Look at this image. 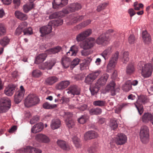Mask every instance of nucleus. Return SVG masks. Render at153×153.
<instances>
[{"mask_svg": "<svg viewBox=\"0 0 153 153\" xmlns=\"http://www.w3.org/2000/svg\"><path fill=\"white\" fill-rule=\"evenodd\" d=\"M140 70H142V75L145 78L150 76L152 74L153 66L150 63L145 64L143 62H140L138 64Z\"/></svg>", "mask_w": 153, "mask_h": 153, "instance_id": "1", "label": "nucleus"}, {"mask_svg": "<svg viewBox=\"0 0 153 153\" xmlns=\"http://www.w3.org/2000/svg\"><path fill=\"white\" fill-rule=\"evenodd\" d=\"M140 137L141 141L143 143H146L149 142V129L146 126H143L141 128Z\"/></svg>", "mask_w": 153, "mask_h": 153, "instance_id": "2", "label": "nucleus"}, {"mask_svg": "<svg viewBox=\"0 0 153 153\" xmlns=\"http://www.w3.org/2000/svg\"><path fill=\"white\" fill-rule=\"evenodd\" d=\"M60 114L61 116H63L65 119V121L66 125L69 128H71L74 126L75 125L74 121L69 119V118L71 117L72 116L71 113L62 111L60 112Z\"/></svg>", "mask_w": 153, "mask_h": 153, "instance_id": "3", "label": "nucleus"}, {"mask_svg": "<svg viewBox=\"0 0 153 153\" xmlns=\"http://www.w3.org/2000/svg\"><path fill=\"white\" fill-rule=\"evenodd\" d=\"M119 56V53L116 52L110 59L108 63L107 66V69L108 72L113 70L117 63Z\"/></svg>", "mask_w": 153, "mask_h": 153, "instance_id": "4", "label": "nucleus"}, {"mask_svg": "<svg viewBox=\"0 0 153 153\" xmlns=\"http://www.w3.org/2000/svg\"><path fill=\"white\" fill-rule=\"evenodd\" d=\"M39 99L35 94H31L29 95L25 100V105L30 104V105H35L38 104Z\"/></svg>", "mask_w": 153, "mask_h": 153, "instance_id": "5", "label": "nucleus"}, {"mask_svg": "<svg viewBox=\"0 0 153 153\" xmlns=\"http://www.w3.org/2000/svg\"><path fill=\"white\" fill-rule=\"evenodd\" d=\"M82 7L81 5L79 3H74L71 4L70 6L66 9H64L62 11L64 14H67L70 12H74L78 11Z\"/></svg>", "mask_w": 153, "mask_h": 153, "instance_id": "6", "label": "nucleus"}, {"mask_svg": "<svg viewBox=\"0 0 153 153\" xmlns=\"http://www.w3.org/2000/svg\"><path fill=\"white\" fill-rule=\"evenodd\" d=\"M115 84L114 82L112 81L107 85L105 88L106 91L107 92H110L111 95L112 96L116 95L117 93L120 90L118 88L115 89Z\"/></svg>", "mask_w": 153, "mask_h": 153, "instance_id": "7", "label": "nucleus"}, {"mask_svg": "<svg viewBox=\"0 0 153 153\" xmlns=\"http://www.w3.org/2000/svg\"><path fill=\"white\" fill-rule=\"evenodd\" d=\"M95 41V39L93 38L87 39L80 44V47L84 49L90 48L93 46Z\"/></svg>", "mask_w": 153, "mask_h": 153, "instance_id": "8", "label": "nucleus"}, {"mask_svg": "<svg viewBox=\"0 0 153 153\" xmlns=\"http://www.w3.org/2000/svg\"><path fill=\"white\" fill-rule=\"evenodd\" d=\"M127 140L126 136L124 134L118 133L114 138V141L118 145H122L125 143Z\"/></svg>", "mask_w": 153, "mask_h": 153, "instance_id": "9", "label": "nucleus"}, {"mask_svg": "<svg viewBox=\"0 0 153 153\" xmlns=\"http://www.w3.org/2000/svg\"><path fill=\"white\" fill-rule=\"evenodd\" d=\"M20 90L16 92L14 96V102L16 104H19L22 100L25 93L23 87L21 86Z\"/></svg>", "mask_w": 153, "mask_h": 153, "instance_id": "10", "label": "nucleus"}, {"mask_svg": "<svg viewBox=\"0 0 153 153\" xmlns=\"http://www.w3.org/2000/svg\"><path fill=\"white\" fill-rule=\"evenodd\" d=\"M109 41V36L107 34H102L97 39L96 42L98 45L104 46L108 43Z\"/></svg>", "mask_w": 153, "mask_h": 153, "instance_id": "11", "label": "nucleus"}, {"mask_svg": "<svg viewBox=\"0 0 153 153\" xmlns=\"http://www.w3.org/2000/svg\"><path fill=\"white\" fill-rule=\"evenodd\" d=\"M66 91L69 95L71 94L72 97H74L75 95H79L80 94V89L76 85L70 86Z\"/></svg>", "mask_w": 153, "mask_h": 153, "instance_id": "12", "label": "nucleus"}, {"mask_svg": "<svg viewBox=\"0 0 153 153\" xmlns=\"http://www.w3.org/2000/svg\"><path fill=\"white\" fill-rule=\"evenodd\" d=\"M100 72L97 71L88 75L85 78V82L88 84H91L99 75Z\"/></svg>", "mask_w": 153, "mask_h": 153, "instance_id": "13", "label": "nucleus"}, {"mask_svg": "<svg viewBox=\"0 0 153 153\" xmlns=\"http://www.w3.org/2000/svg\"><path fill=\"white\" fill-rule=\"evenodd\" d=\"M35 139L39 142L45 143H48L50 141L49 138L46 135L42 134H39L36 135Z\"/></svg>", "mask_w": 153, "mask_h": 153, "instance_id": "14", "label": "nucleus"}, {"mask_svg": "<svg viewBox=\"0 0 153 153\" xmlns=\"http://www.w3.org/2000/svg\"><path fill=\"white\" fill-rule=\"evenodd\" d=\"M56 62V60L55 59H51V60L47 61L44 63L43 66L40 68L44 70L45 69L48 70H50L52 69V67L55 65Z\"/></svg>", "mask_w": 153, "mask_h": 153, "instance_id": "15", "label": "nucleus"}, {"mask_svg": "<svg viewBox=\"0 0 153 153\" xmlns=\"http://www.w3.org/2000/svg\"><path fill=\"white\" fill-rule=\"evenodd\" d=\"M56 143L58 146L63 150L68 151L70 149L69 145L64 140H58Z\"/></svg>", "mask_w": 153, "mask_h": 153, "instance_id": "16", "label": "nucleus"}, {"mask_svg": "<svg viewBox=\"0 0 153 153\" xmlns=\"http://www.w3.org/2000/svg\"><path fill=\"white\" fill-rule=\"evenodd\" d=\"M68 2V0H54L52 3L53 6L55 9L62 7L66 5Z\"/></svg>", "mask_w": 153, "mask_h": 153, "instance_id": "17", "label": "nucleus"}, {"mask_svg": "<svg viewBox=\"0 0 153 153\" xmlns=\"http://www.w3.org/2000/svg\"><path fill=\"white\" fill-rule=\"evenodd\" d=\"M27 23L26 22H24L21 23L16 30L15 34L17 35H20L27 28Z\"/></svg>", "mask_w": 153, "mask_h": 153, "instance_id": "18", "label": "nucleus"}, {"mask_svg": "<svg viewBox=\"0 0 153 153\" xmlns=\"http://www.w3.org/2000/svg\"><path fill=\"white\" fill-rule=\"evenodd\" d=\"M142 120L144 123H147L150 121L153 125V113H144L142 118Z\"/></svg>", "mask_w": 153, "mask_h": 153, "instance_id": "19", "label": "nucleus"}, {"mask_svg": "<svg viewBox=\"0 0 153 153\" xmlns=\"http://www.w3.org/2000/svg\"><path fill=\"white\" fill-rule=\"evenodd\" d=\"M52 30V27L51 24H49V22L48 25L44 26L40 28V31L43 36L50 33Z\"/></svg>", "mask_w": 153, "mask_h": 153, "instance_id": "20", "label": "nucleus"}, {"mask_svg": "<svg viewBox=\"0 0 153 153\" xmlns=\"http://www.w3.org/2000/svg\"><path fill=\"white\" fill-rule=\"evenodd\" d=\"M108 78V75L107 74H103L97 80L96 84L100 87L104 85Z\"/></svg>", "mask_w": 153, "mask_h": 153, "instance_id": "21", "label": "nucleus"}, {"mask_svg": "<svg viewBox=\"0 0 153 153\" xmlns=\"http://www.w3.org/2000/svg\"><path fill=\"white\" fill-rule=\"evenodd\" d=\"M15 88L16 86L13 85H9L5 88L4 90V93L7 96H11L13 94Z\"/></svg>", "mask_w": 153, "mask_h": 153, "instance_id": "22", "label": "nucleus"}, {"mask_svg": "<svg viewBox=\"0 0 153 153\" xmlns=\"http://www.w3.org/2000/svg\"><path fill=\"white\" fill-rule=\"evenodd\" d=\"M142 38L143 42L146 44H149L151 41L150 35L146 30H144L142 33Z\"/></svg>", "mask_w": 153, "mask_h": 153, "instance_id": "23", "label": "nucleus"}, {"mask_svg": "<svg viewBox=\"0 0 153 153\" xmlns=\"http://www.w3.org/2000/svg\"><path fill=\"white\" fill-rule=\"evenodd\" d=\"M61 126V122L59 119L55 118L52 120L51 123V128L53 130L59 128Z\"/></svg>", "mask_w": 153, "mask_h": 153, "instance_id": "24", "label": "nucleus"}, {"mask_svg": "<svg viewBox=\"0 0 153 153\" xmlns=\"http://www.w3.org/2000/svg\"><path fill=\"white\" fill-rule=\"evenodd\" d=\"M44 126L42 123H40L34 125L31 128V132L36 133L41 131L43 129Z\"/></svg>", "mask_w": 153, "mask_h": 153, "instance_id": "25", "label": "nucleus"}, {"mask_svg": "<svg viewBox=\"0 0 153 153\" xmlns=\"http://www.w3.org/2000/svg\"><path fill=\"white\" fill-rule=\"evenodd\" d=\"M70 84L69 81H62L56 85V88L57 89L63 90L66 88Z\"/></svg>", "mask_w": 153, "mask_h": 153, "instance_id": "26", "label": "nucleus"}, {"mask_svg": "<svg viewBox=\"0 0 153 153\" xmlns=\"http://www.w3.org/2000/svg\"><path fill=\"white\" fill-rule=\"evenodd\" d=\"M47 56L46 53H42L39 54L36 57L35 63L38 64L42 62L45 59Z\"/></svg>", "mask_w": 153, "mask_h": 153, "instance_id": "27", "label": "nucleus"}, {"mask_svg": "<svg viewBox=\"0 0 153 153\" xmlns=\"http://www.w3.org/2000/svg\"><path fill=\"white\" fill-rule=\"evenodd\" d=\"M98 136L97 134L94 131H90L86 132L84 137L85 140L91 139L97 137Z\"/></svg>", "mask_w": 153, "mask_h": 153, "instance_id": "28", "label": "nucleus"}, {"mask_svg": "<svg viewBox=\"0 0 153 153\" xmlns=\"http://www.w3.org/2000/svg\"><path fill=\"white\" fill-rule=\"evenodd\" d=\"M58 78L55 76H50L45 80L46 84L48 85H52L58 81Z\"/></svg>", "mask_w": 153, "mask_h": 153, "instance_id": "29", "label": "nucleus"}, {"mask_svg": "<svg viewBox=\"0 0 153 153\" xmlns=\"http://www.w3.org/2000/svg\"><path fill=\"white\" fill-rule=\"evenodd\" d=\"M70 59L67 57H63L62 59L61 64L64 68H67L71 65Z\"/></svg>", "mask_w": 153, "mask_h": 153, "instance_id": "30", "label": "nucleus"}, {"mask_svg": "<svg viewBox=\"0 0 153 153\" xmlns=\"http://www.w3.org/2000/svg\"><path fill=\"white\" fill-rule=\"evenodd\" d=\"M15 14L16 17L21 20H26L27 19V15L19 11H15Z\"/></svg>", "mask_w": 153, "mask_h": 153, "instance_id": "31", "label": "nucleus"}, {"mask_svg": "<svg viewBox=\"0 0 153 153\" xmlns=\"http://www.w3.org/2000/svg\"><path fill=\"white\" fill-rule=\"evenodd\" d=\"M61 49V47L58 46L48 50L46 52L48 54H55L59 52Z\"/></svg>", "mask_w": 153, "mask_h": 153, "instance_id": "32", "label": "nucleus"}, {"mask_svg": "<svg viewBox=\"0 0 153 153\" xmlns=\"http://www.w3.org/2000/svg\"><path fill=\"white\" fill-rule=\"evenodd\" d=\"M11 105L10 100L7 97H3L0 99V105Z\"/></svg>", "mask_w": 153, "mask_h": 153, "instance_id": "33", "label": "nucleus"}, {"mask_svg": "<svg viewBox=\"0 0 153 153\" xmlns=\"http://www.w3.org/2000/svg\"><path fill=\"white\" fill-rule=\"evenodd\" d=\"M63 23V20L62 19H60L51 21L49 22V24L51 25L52 27L53 26L54 27L61 25H62Z\"/></svg>", "mask_w": 153, "mask_h": 153, "instance_id": "34", "label": "nucleus"}, {"mask_svg": "<svg viewBox=\"0 0 153 153\" xmlns=\"http://www.w3.org/2000/svg\"><path fill=\"white\" fill-rule=\"evenodd\" d=\"M131 88V82L130 80L127 81L122 87L123 90L126 92L129 91Z\"/></svg>", "mask_w": 153, "mask_h": 153, "instance_id": "35", "label": "nucleus"}, {"mask_svg": "<svg viewBox=\"0 0 153 153\" xmlns=\"http://www.w3.org/2000/svg\"><path fill=\"white\" fill-rule=\"evenodd\" d=\"M78 51L77 48H75L74 46L71 47L69 51L67 53V55L68 56H75Z\"/></svg>", "mask_w": 153, "mask_h": 153, "instance_id": "36", "label": "nucleus"}, {"mask_svg": "<svg viewBox=\"0 0 153 153\" xmlns=\"http://www.w3.org/2000/svg\"><path fill=\"white\" fill-rule=\"evenodd\" d=\"M34 7V4L32 3L25 4L23 6V11L25 13H27Z\"/></svg>", "mask_w": 153, "mask_h": 153, "instance_id": "37", "label": "nucleus"}, {"mask_svg": "<svg viewBox=\"0 0 153 153\" xmlns=\"http://www.w3.org/2000/svg\"><path fill=\"white\" fill-rule=\"evenodd\" d=\"M135 71V68L132 64H129L126 68V73L130 74H132Z\"/></svg>", "mask_w": 153, "mask_h": 153, "instance_id": "38", "label": "nucleus"}, {"mask_svg": "<svg viewBox=\"0 0 153 153\" xmlns=\"http://www.w3.org/2000/svg\"><path fill=\"white\" fill-rule=\"evenodd\" d=\"M100 87L98 85H96L95 83L94 86L91 87L90 88V90L92 95H94L97 94L99 91Z\"/></svg>", "mask_w": 153, "mask_h": 153, "instance_id": "39", "label": "nucleus"}, {"mask_svg": "<svg viewBox=\"0 0 153 153\" xmlns=\"http://www.w3.org/2000/svg\"><path fill=\"white\" fill-rule=\"evenodd\" d=\"M10 41V39L7 37L5 36L0 40V44L2 46L4 47L9 43Z\"/></svg>", "mask_w": 153, "mask_h": 153, "instance_id": "40", "label": "nucleus"}, {"mask_svg": "<svg viewBox=\"0 0 153 153\" xmlns=\"http://www.w3.org/2000/svg\"><path fill=\"white\" fill-rule=\"evenodd\" d=\"M23 152L25 153H33V151H34V147L28 146L25 148L22 149Z\"/></svg>", "mask_w": 153, "mask_h": 153, "instance_id": "41", "label": "nucleus"}, {"mask_svg": "<svg viewBox=\"0 0 153 153\" xmlns=\"http://www.w3.org/2000/svg\"><path fill=\"white\" fill-rule=\"evenodd\" d=\"M109 125L111 129L113 130H115L118 126V124L116 120L115 119L110 120Z\"/></svg>", "mask_w": 153, "mask_h": 153, "instance_id": "42", "label": "nucleus"}, {"mask_svg": "<svg viewBox=\"0 0 153 153\" xmlns=\"http://www.w3.org/2000/svg\"><path fill=\"white\" fill-rule=\"evenodd\" d=\"M101 112V109L98 108L91 109L89 111V113L91 115L100 114Z\"/></svg>", "mask_w": 153, "mask_h": 153, "instance_id": "43", "label": "nucleus"}, {"mask_svg": "<svg viewBox=\"0 0 153 153\" xmlns=\"http://www.w3.org/2000/svg\"><path fill=\"white\" fill-rule=\"evenodd\" d=\"M148 100L146 97L143 96L139 97L137 102V104H139V105H141L140 102L143 103V104H144Z\"/></svg>", "mask_w": 153, "mask_h": 153, "instance_id": "44", "label": "nucleus"}, {"mask_svg": "<svg viewBox=\"0 0 153 153\" xmlns=\"http://www.w3.org/2000/svg\"><path fill=\"white\" fill-rule=\"evenodd\" d=\"M88 118V117L86 115H82L78 119V121L80 123L83 124L87 121Z\"/></svg>", "mask_w": 153, "mask_h": 153, "instance_id": "45", "label": "nucleus"}, {"mask_svg": "<svg viewBox=\"0 0 153 153\" xmlns=\"http://www.w3.org/2000/svg\"><path fill=\"white\" fill-rule=\"evenodd\" d=\"M91 22V21L90 19H88L87 21H85L77 25V28L80 29L81 28L85 27L87 25L90 24Z\"/></svg>", "mask_w": 153, "mask_h": 153, "instance_id": "46", "label": "nucleus"}, {"mask_svg": "<svg viewBox=\"0 0 153 153\" xmlns=\"http://www.w3.org/2000/svg\"><path fill=\"white\" fill-rule=\"evenodd\" d=\"M129 53L125 51L123 54V61L124 63H126L129 60Z\"/></svg>", "mask_w": 153, "mask_h": 153, "instance_id": "47", "label": "nucleus"}, {"mask_svg": "<svg viewBox=\"0 0 153 153\" xmlns=\"http://www.w3.org/2000/svg\"><path fill=\"white\" fill-rule=\"evenodd\" d=\"M32 75L33 77H38L41 76L42 73L39 70H35L32 72Z\"/></svg>", "mask_w": 153, "mask_h": 153, "instance_id": "48", "label": "nucleus"}, {"mask_svg": "<svg viewBox=\"0 0 153 153\" xmlns=\"http://www.w3.org/2000/svg\"><path fill=\"white\" fill-rule=\"evenodd\" d=\"M108 3H104L100 4L97 7V10L98 12H100L101 10L105 9L108 5Z\"/></svg>", "mask_w": 153, "mask_h": 153, "instance_id": "49", "label": "nucleus"}, {"mask_svg": "<svg viewBox=\"0 0 153 153\" xmlns=\"http://www.w3.org/2000/svg\"><path fill=\"white\" fill-rule=\"evenodd\" d=\"M79 62V59L78 58L74 59L72 62L71 63L70 67L73 68L76 66L78 65Z\"/></svg>", "mask_w": 153, "mask_h": 153, "instance_id": "50", "label": "nucleus"}, {"mask_svg": "<svg viewBox=\"0 0 153 153\" xmlns=\"http://www.w3.org/2000/svg\"><path fill=\"white\" fill-rule=\"evenodd\" d=\"M111 48L110 47L108 48L101 54L102 56L105 59H106V56L110 54L111 53Z\"/></svg>", "mask_w": 153, "mask_h": 153, "instance_id": "51", "label": "nucleus"}, {"mask_svg": "<svg viewBox=\"0 0 153 153\" xmlns=\"http://www.w3.org/2000/svg\"><path fill=\"white\" fill-rule=\"evenodd\" d=\"M85 38V36L82 32L76 36V39L78 42H79L84 40Z\"/></svg>", "mask_w": 153, "mask_h": 153, "instance_id": "52", "label": "nucleus"}, {"mask_svg": "<svg viewBox=\"0 0 153 153\" xmlns=\"http://www.w3.org/2000/svg\"><path fill=\"white\" fill-rule=\"evenodd\" d=\"M6 29L4 25L2 24H0V37L6 33Z\"/></svg>", "mask_w": 153, "mask_h": 153, "instance_id": "53", "label": "nucleus"}, {"mask_svg": "<svg viewBox=\"0 0 153 153\" xmlns=\"http://www.w3.org/2000/svg\"><path fill=\"white\" fill-rule=\"evenodd\" d=\"M84 18V16H79L74 17L72 20V21L74 23H75L78 21L82 20Z\"/></svg>", "mask_w": 153, "mask_h": 153, "instance_id": "54", "label": "nucleus"}, {"mask_svg": "<svg viewBox=\"0 0 153 153\" xmlns=\"http://www.w3.org/2000/svg\"><path fill=\"white\" fill-rule=\"evenodd\" d=\"M10 106H0V113L5 112L10 108Z\"/></svg>", "mask_w": 153, "mask_h": 153, "instance_id": "55", "label": "nucleus"}, {"mask_svg": "<svg viewBox=\"0 0 153 153\" xmlns=\"http://www.w3.org/2000/svg\"><path fill=\"white\" fill-rule=\"evenodd\" d=\"M23 32L25 35H30L33 33L32 29L30 27H27Z\"/></svg>", "mask_w": 153, "mask_h": 153, "instance_id": "56", "label": "nucleus"}, {"mask_svg": "<svg viewBox=\"0 0 153 153\" xmlns=\"http://www.w3.org/2000/svg\"><path fill=\"white\" fill-rule=\"evenodd\" d=\"M60 16V15L59 12H55L50 15L49 17L50 19L57 18Z\"/></svg>", "mask_w": 153, "mask_h": 153, "instance_id": "57", "label": "nucleus"}, {"mask_svg": "<svg viewBox=\"0 0 153 153\" xmlns=\"http://www.w3.org/2000/svg\"><path fill=\"white\" fill-rule=\"evenodd\" d=\"M94 105H104L105 104V102L104 101L97 100L93 102Z\"/></svg>", "mask_w": 153, "mask_h": 153, "instance_id": "58", "label": "nucleus"}, {"mask_svg": "<svg viewBox=\"0 0 153 153\" xmlns=\"http://www.w3.org/2000/svg\"><path fill=\"white\" fill-rule=\"evenodd\" d=\"M39 117L37 116L33 117L30 120V123L31 124H33L39 120Z\"/></svg>", "mask_w": 153, "mask_h": 153, "instance_id": "59", "label": "nucleus"}, {"mask_svg": "<svg viewBox=\"0 0 153 153\" xmlns=\"http://www.w3.org/2000/svg\"><path fill=\"white\" fill-rule=\"evenodd\" d=\"M135 41V38L134 36L133 35H130L128 38V42L130 44H133Z\"/></svg>", "mask_w": 153, "mask_h": 153, "instance_id": "60", "label": "nucleus"}, {"mask_svg": "<svg viewBox=\"0 0 153 153\" xmlns=\"http://www.w3.org/2000/svg\"><path fill=\"white\" fill-rule=\"evenodd\" d=\"M82 33L86 38L87 36H89L92 33V30L90 29H88Z\"/></svg>", "mask_w": 153, "mask_h": 153, "instance_id": "61", "label": "nucleus"}, {"mask_svg": "<svg viewBox=\"0 0 153 153\" xmlns=\"http://www.w3.org/2000/svg\"><path fill=\"white\" fill-rule=\"evenodd\" d=\"M135 107L137 108L140 114L141 115L143 111V106H135Z\"/></svg>", "mask_w": 153, "mask_h": 153, "instance_id": "62", "label": "nucleus"}, {"mask_svg": "<svg viewBox=\"0 0 153 153\" xmlns=\"http://www.w3.org/2000/svg\"><path fill=\"white\" fill-rule=\"evenodd\" d=\"M71 138L74 143H75L77 142L80 141L79 138H78L77 136L75 135H73Z\"/></svg>", "mask_w": 153, "mask_h": 153, "instance_id": "63", "label": "nucleus"}, {"mask_svg": "<svg viewBox=\"0 0 153 153\" xmlns=\"http://www.w3.org/2000/svg\"><path fill=\"white\" fill-rule=\"evenodd\" d=\"M61 103H62L63 104H67L69 101V98L65 97H63L60 100Z\"/></svg>", "mask_w": 153, "mask_h": 153, "instance_id": "64", "label": "nucleus"}]
</instances>
